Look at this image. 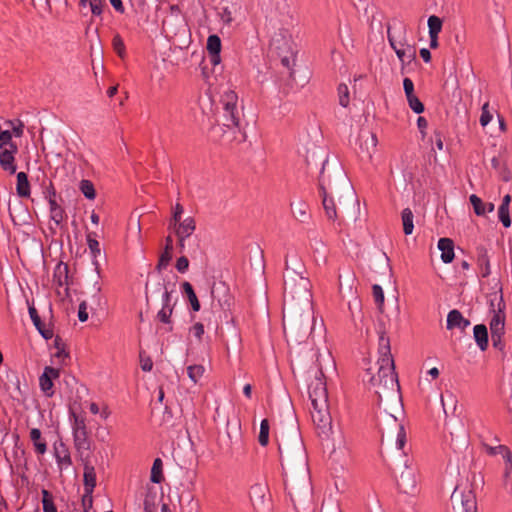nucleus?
I'll use <instances>...</instances> for the list:
<instances>
[{"instance_id":"1","label":"nucleus","mask_w":512,"mask_h":512,"mask_svg":"<svg viewBox=\"0 0 512 512\" xmlns=\"http://www.w3.org/2000/svg\"><path fill=\"white\" fill-rule=\"evenodd\" d=\"M283 328L285 336L296 342L304 341L313 329L311 284L303 276L304 267L295 260L285 261Z\"/></svg>"},{"instance_id":"2","label":"nucleus","mask_w":512,"mask_h":512,"mask_svg":"<svg viewBox=\"0 0 512 512\" xmlns=\"http://www.w3.org/2000/svg\"><path fill=\"white\" fill-rule=\"evenodd\" d=\"M319 192L328 220L335 221L339 219L335 204L336 196L341 206L346 207L351 204L354 207L356 205L353 189L346 175L341 170L335 171L332 179L330 174H326L325 165H323L319 177Z\"/></svg>"},{"instance_id":"3","label":"nucleus","mask_w":512,"mask_h":512,"mask_svg":"<svg viewBox=\"0 0 512 512\" xmlns=\"http://www.w3.org/2000/svg\"><path fill=\"white\" fill-rule=\"evenodd\" d=\"M317 371L314 373V379L309 384V398L312 406L328 403V393L326 388L324 367L333 366L334 362L329 353L319 354L316 359Z\"/></svg>"},{"instance_id":"4","label":"nucleus","mask_w":512,"mask_h":512,"mask_svg":"<svg viewBox=\"0 0 512 512\" xmlns=\"http://www.w3.org/2000/svg\"><path fill=\"white\" fill-rule=\"evenodd\" d=\"M378 373L370 379L371 384L376 388L375 393L378 394L379 399H382V394H391L398 396L399 383L395 373L394 364H390L388 360L384 364H378Z\"/></svg>"},{"instance_id":"5","label":"nucleus","mask_w":512,"mask_h":512,"mask_svg":"<svg viewBox=\"0 0 512 512\" xmlns=\"http://www.w3.org/2000/svg\"><path fill=\"white\" fill-rule=\"evenodd\" d=\"M490 306L492 308L493 316L490 320L489 326L491 331V339L493 346L502 349V336L505 331V302L502 294H494L490 299Z\"/></svg>"},{"instance_id":"6","label":"nucleus","mask_w":512,"mask_h":512,"mask_svg":"<svg viewBox=\"0 0 512 512\" xmlns=\"http://www.w3.org/2000/svg\"><path fill=\"white\" fill-rule=\"evenodd\" d=\"M222 104V124L227 128L240 129V122L242 118V106L238 104V96L233 90L225 91L220 100Z\"/></svg>"},{"instance_id":"7","label":"nucleus","mask_w":512,"mask_h":512,"mask_svg":"<svg viewBox=\"0 0 512 512\" xmlns=\"http://www.w3.org/2000/svg\"><path fill=\"white\" fill-rule=\"evenodd\" d=\"M454 512H477V501L472 484L466 482L456 486L451 495Z\"/></svg>"},{"instance_id":"8","label":"nucleus","mask_w":512,"mask_h":512,"mask_svg":"<svg viewBox=\"0 0 512 512\" xmlns=\"http://www.w3.org/2000/svg\"><path fill=\"white\" fill-rule=\"evenodd\" d=\"M311 417L320 436L328 438L332 429V418L329 411V404L312 406Z\"/></svg>"},{"instance_id":"9","label":"nucleus","mask_w":512,"mask_h":512,"mask_svg":"<svg viewBox=\"0 0 512 512\" xmlns=\"http://www.w3.org/2000/svg\"><path fill=\"white\" fill-rule=\"evenodd\" d=\"M174 304L172 303L171 291L165 289L162 293V308L158 311L156 318L163 324L168 325L165 330L171 331V316L173 313Z\"/></svg>"},{"instance_id":"10","label":"nucleus","mask_w":512,"mask_h":512,"mask_svg":"<svg viewBox=\"0 0 512 512\" xmlns=\"http://www.w3.org/2000/svg\"><path fill=\"white\" fill-rule=\"evenodd\" d=\"M398 488L407 494H412L416 490L417 480L414 469L410 467L408 461L404 463V470L398 479Z\"/></svg>"},{"instance_id":"11","label":"nucleus","mask_w":512,"mask_h":512,"mask_svg":"<svg viewBox=\"0 0 512 512\" xmlns=\"http://www.w3.org/2000/svg\"><path fill=\"white\" fill-rule=\"evenodd\" d=\"M18 152L17 145H11L10 148L3 149L0 152V166L3 170L14 174L16 172L15 154Z\"/></svg>"},{"instance_id":"12","label":"nucleus","mask_w":512,"mask_h":512,"mask_svg":"<svg viewBox=\"0 0 512 512\" xmlns=\"http://www.w3.org/2000/svg\"><path fill=\"white\" fill-rule=\"evenodd\" d=\"M83 480H84V490H85V496L89 497V503H92L91 494L93 493V490L96 486V472L93 465H91L88 462L84 463V474H83ZM85 502V499H83Z\"/></svg>"},{"instance_id":"13","label":"nucleus","mask_w":512,"mask_h":512,"mask_svg":"<svg viewBox=\"0 0 512 512\" xmlns=\"http://www.w3.org/2000/svg\"><path fill=\"white\" fill-rule=\"evenodd\" d=\"M359 145L361 151L371 158L377 146L376 135L370 131H362L359 134Z\"/></svg>"},{"instance_id":"14","label":"nucleus","mask_w":512,"mask_h":512,"mask_svg":"<svg viewBox=\"0 0 512 512\" xmlns=\"http://www.w3.org/2000/svg\"><path fill=\"white\" fill-rule=\"evenodd\" d=\"M59 377V370L53 367H46L43 374L39 378L41 390L48 396L53 394L52 380Z\"/></svg>"},{"instance_id":"15","label":"nucleus","mask_w":512,"mask_h":512,"mask_svg":"<svg viewBox=\"0 0 512 512\" xmlns=\"http://www.w3.org/2000/svg\"><path fill=\"white\" fill-rule=\"evenodd\" d=\"M178 238H187L192 235L196 228L195 221L192 217H187L183 221L172 226Z\"/></svg>"},{"instance_id":"16","label":"nucleus","mask_w":512,"mask_h":512,"mask_svg":"<svg viewBox=\"0 0 512 512\" xmlns=\"http://www.w3.org/2000/svg\"><path fill=\"white\" fill-rule=\"evenodd\" d=\"M470 325V321L465 319L458 310H451L447 315V329L459 328L465 330Z\"/></svg>"},{"instance_id":"17","label":"nucleus","mask_w":512,"mask_h":512,"mask_svg":"<svg viewBox=\"0 0 512 512\" xmlns=\"http://www.w3.org/2000/svg\"><path fill=\"white\" fill-rule=\"evenodd\" d=\"M438 249L441 251V260L444 263H450L454 259V243L449 238H440Z\"/></svg>"},{"instance_id":"18","label":"nucleus","mask_w":512,"mask_h":512,"mask_svg":"<svg viewBox=\"0 0 512 512\" xmlns=\"http://www.w3.org/2000/svg\"><path fill=\"white\" fill-rule=\"evenodd\" d=\"M28 311H29V315H30L31 320H32L34 326L39 331V333L45 339L52 338L53 337V331L51 329H49V328H46L45 325L42 323L36 308L34 306H29Z\"/></svg>"},{"instance_id":"19","label":"nucleus","mask_w":512,"mask_h":512,"mask_svg":"<svg viewBox=\"0 0 512 512\" xmlns=\"http://www.w3.org/2000/svg\"><path fill=\"white\" fill-rule=\"evenodd\" d=\"M386 360H388L390 364H394L390 351V340L388 337L381 335L379 338V359L377 364H384Z\"/></svg>"},{"instance_id":"20","label":"nucleus","mask_w":512,"mask_h":512,"mask_svg":"<svg viewBox=\"0 0 512 512\" xmlns=\"http://www.w3.org/2000/svg\"><path fill=\"white\" fill-rule=\"evenodd\" d=\"M474 339L480 350L485 351L488 347V331L484 324L475 325L473 328Z\"/></svg>"},{"instance_id":"21","label":"nucleus","mask_w":512,"mask_h":512,"mask_svg":"<svg viewBox=\"0 0 512 512\" xmlns=\"http://www.w3.org/2000/svg\"><path fill=\"white\" fill-rule=\"evenodd\" d=\"M388 39H389L391 47L393 48V50L395 51L397 57L399 58V60L401 62L410 63L415 58V50L412 47H410V46H407L406 48L397 47L389 34H388Z\"/></svg>"},{"instance_id":"22","label":"nucleus","mask_w":512,"mask_h":512,"mask_svg":"<svg viewBox=\"0 0 512 512\" xmlns=\"http://www.w3.org/2000/svg\"><path fill=\"white\" fill-rule=\"evenodd\" d=\"M16 191L19 197L26 198L30 196V183L25 172L17 173Z\"/></svg>"},{"instance_id":"23","label":"nucleus","mask_w":512,"mask_h":512,"mask_svg":"<svg viewBox=\"0 0 512 512\" xmlns=\"http://www.w3.org/2000/svg\"><path fill=\"white\" fill-rule=\"evenodd\" d=\"M511 202V196L509 194L505 195L502 199V203L498 209L499 220L505 227H509L511 225V219L509 216V205Z\"/></svg>"},{"instance_id":"24","label":"nucleus","mask_w":512,"mask_h":512,"mask_svg":"<svg viewBox=\"0 0 512 512\" xmlns=\"http://www.w3.org/2000/svg\"><path fill=\"white\" fill-rule=\"evenodd\" d=\"M30 439L33 442L35 451L38 454H45L47 451L46 442L41 437V431L37 428H33L30 431Z\"/></svg>"},{"instance_id":"25","label":"nucleus","mask_w":512,"mask_h":512,"mask_svg":"<svg viewBox=\"0 0 512 512\" xmlns=\"http://www.w3.org/2000/svg\"><path fill=\"white\" fill-rule=\"evenodd\" d=\"M499 453L503 457L505 461V471H504V477H505V486L507 487V480L512 474V453L509 450L508 447H500Z\"/></svg>"},{"instance_id":"26","label":"nucleus","mask_w":512,"mask_h":512,"mask_svg":"<svg viewBox=\"0 0 512 512\" xmlns=\"http://www.w3.org/2000/svg\"><path fill=\"white\" fill-rule=\"evenodd\" d=\"M74 444L77 450L87 451L90 449V442L87 431L73 432Z\"/></svg>"},{"instance_id":"27","label":"nucleus","mask_w":512,"mask_h":512,"mask_svg":"<svg viewBox=\"0 0 512 512\" xmlns=\"http://www.w3.org/2000/svg\"><path fill=\"white\" fill-rule=\"evenodd\" d=\"M401 218H402V225H403V231L406 235H410L413 233V229H414V224H413V213L411 211V209L409 208H405L403 211H402V214H401Z\"/></svg>"},{"instance_id":"28","label":"nucleus","mask_w":512,"mask_h":512,"mask_svg":"<svg viewBox=\"0 0 512 512\" xmlns=\"http://www.w3.org/2000/svg\"><path fill=\"white\" fill-rule=\"evenodd\" d=\"M182 289H183V293L186 294V296L192 306V309L194 311H199L200 303H199L198 298L193 290L192 285L189 282H183Z\"/></svg>"},{"instance_id":"29","label":"nucleus","mask_w":512,"mask_h":512,"mask_svg":"<svg viewBox=\"0 0 512 512\" xmlns=\"http://www.w3.org/2000/svg\"><path fill=\"white\" fill-rule=\"evenodd\" d=\"M163 462L160 458H156L151 468L150 479L153 483H161L163 480Z\"/></svg>"},{"instance_id":"30","label":"nucleus","mask_w":512,"mask_h":512,"mask_svg":"<svg viewBox=\"0 0 512 512\" xmlns=\"http://www.w3.org/2000/svg\"><path fill=\"white\" fill-rule=\"evenodd\" d=\"M291 206L292 213L297 220L304 222L308 218V206L305 202L300 201L296 204H291Z\"/></svg>"},{"instance_id":"31","label":"nucleus","mask_w":512,"mask_h":512,"mask_svg":"<svg viewBox=\"0 0 512 512\" xmlns=\"http://www.w3.org/2000/svg\"><path fill=\"white\" fill-rule=\"evenodd\" d=\"M41 493H42L43 511L44 512H57V509L53 502L52 494L46 489H43Z\"/></svg>"},{"instance_id":"32","label":"nucleus","mask_w":512,"mask_h":512,"mask_svg":"<svg viewBox=\"0 0 512 512\" xmlns=\"http://www.w3.org/2000/svg\"><path fill=\"white\" fill-rule=\"evenodd\" d=\"M478 263L482 270V276L487 277L490 274V265L489 259L487 256V252L485 249L481 248L478 253Z\"/></svg>"},{"instance_id":"33","label":"nucleus","mask_w":512,"mask_h":512,"mask_svg":"<svg viewBox=\"0 0 512 512\" xmlns=\"http://www.w3.org/2000/svg\"><path fill=\"white\" fill-rule=\"evenodd\" d=\"M429 36H438L442 29V20L435 15L428 18Z\"/></svg>"},{"instance_id":"34","label":"nucleus","mask_w":512,"mask_h":512,"mask_svg":"<svg viewBox=\"0 0 512 512\" xmlns=\"http://www.w3.org/2000/svg\"><path fill=\"white\" fill-rule=\"evenodd\" d=\"M269 421L267 419H263L260 424V432L258 436V441L261 446H266L269 443Z\"/></svg>"},{"instance_id":"35","label":"nucleus","mask_w":512,"mask_h":512,"mask_svg":"<svg viewBox=\"0 0 512 512\" xmlns=\"http://www.w3.org/2000/svg\"><path fill=\"white\" fill-rule=\"evenodd\" d=\"M205 372V368L202 365H190L187 367V373L189 378L197 383Z\"/></svg>"},{"instance_id":"36","label":"nucleus","mask_w":512,"mask_h":512,"mask_svg":"<svg viewBox=\"0 0 512 512\" xmlns=\"http://www.w3.org/2000/svg\"><path fill=\"white\" fill-rule=\"evenodd\" d=\"M207 51L213 54H220L221 40L217 35H210L207 39Z\"/></svg>"},{"instance_id":"37","label":"nucleus","mask_w":512,"mask_h":512,"mask_svg":"<svg viewBox=\"0 0 512 512\" xmlns=\"http://www.w3.org/2000/svg\"><path fill=\"white\" fill-rule=\"evenodd\" d=\"M469 200H470V203L473 206L474 212L478 216H483V215L486 214L485 203H483L482 200L477 195L472 194L469 197Z\"/></svg>"},{"instance_id":"38","label":"nucleus","mask_w":512,"mask_h":512,"mask_svg":"<svg viewBox=\"0 0 512 512\" xmlns=\"http://www.w3.org/2000/svg\"><path fill=\"white\" fill-rule=\"evenodd\" d=\"M372 293L375 303L378 306L380 312L383 311L384 306V292L380 285L374 284L372 287Z\"/></svg>"},{"instance_id":"39","label":"nucleus","mask_w":512,"mask_h":512,"mask_svg":"<svg viewBox=\"0 0 512 512\" xmlns=\"http://www.w3.org/2000/svg\"><path fill=\"white\" fill-rule=\"evenodd\" d=\"M79 188H80L81 192L83 193V195L86 198H88L90 200L95 198L96 193H95V189H94V186H93L91 181H89V180H82L80 182Z\"/></svg>"},{"instance_id":"40","label":"nucleus","mask_w":512,"mask_h":512,"mask_svg":"<svg viewBox=\"0 0 512 512\" xmlns=\"http://www.w3.org/2000/svg\"><path fill=\"white\" fill-rule=\"evenodd\" d=\"M5 125H7L10 128L9 130L11 131L12 135H14L16 137H21L23 135L24 124L22 121L7 120L5 122Z\"/></svg>"},{"instance_id":"41","label":"nucleus","mask_w":512,"mask_h":512,"mask_svg":"<svg viewBox=\"0 0 512 512\" xmlns=\"http://www.w3.org/2000/svg\"><path fill=\"white\" fill-rule=\"evenodd\" d=\"M172 259V251L165 250L161 253L158 263L156 265V270L161 272L168 267L170 261Z\"/></svg>"},{"instance_id":"42","label":"nucleus","mask_w":512,"mask_h":512,"mask_svg":"<svg viewBox=\"0 0 512 512\" xmlns=\"http://www.w3.org/2000/svg\"><path fill=\"white\" fill-rule=\"evenodd\" d=\"M339 104L342 107H347L349 104V90L346 84L338 86Z\"/></svg>"},{"instance_id":"43","label":"nucleus","mask_w":512,"mask_h":512,"mask_svg":"<svg viewBox=\"0 0 512 512\" xmlns=\"http://www.w3.org/2000/svg\"><path fill=\"white\" fill-rule=\"evenodd\" d=\"M407 101L409 104V107L417 114H420L424 111V105L419 100V98L416 95H413L411 97H407Z\"/></svg>"},{"instance_id":"44","label":"nucleus","mask_w":512,"mask_h":512,"mask_svg":"<svg viewBox=\"0 0 512 512\" xmlns=\"http://www.w3.org/2000/svg\"><path fill=\"white\" fill-rule=\"evenodd\" d=\"M54 346L57 349L56 353L54 354L55 358L63 360L64 358L68 357V353L65 350L64 343L59 337H56V339L54 340Z\"/></svg>"},{"instance_id":"45","label":"nucleus","mask_w":512,"mask_h":512,"mask_svg":"<svg viewBox=\"0 0 512 512\" xmlns=\"http://www.w3.org/2000/svg\"><path fill=\"white\" fill-rule=\"evenodd\" d=\"M89 5L91 8V12L95 16H99L103 12V7L105 6V0H90Z\"/></svg>"},{"instance_id":"46","label":"nucleus","mask_w":512,"mask_h":512,"mask_svg":"<svg viewBox=\"0 0 512 512\" xmlns=\"http://www.w3.org/2000/svg\"><path fill=\"white\" fill-rule=\"evenodd\" d=\"M50 218L57 226H59L66 218L65 211L62 208L54 209L50 212Z\"/></svg>"},{"instance_id":"47","label":"nucleus","mask_w":512,"mask_h":512,"mask_svg":"<svg viewBox=\"0 0 512 512\" xmlns=\"http://www.w3.org/2000/svg\"><path fill=\"white\" fill-rule=\"evenodd\" d=\"M183 211V206L180 203H177L174 207L172 219L170 221V227L176 226L177 223L181 222Z\"/></svg>"},{"instance_id":"48","label":"nucleus","mask_w":512,"mask_h":512,"mask_svg":"<svg viewBox=\"0 0 512 512\" xmlns=\"http://www.w3.org/2000/svg\"><path fill=\"white\" fill-rule=\"evenodd\" d=\"M112 44H113V48L117 52V54L120 57H123L124 52H125V46H124V42H123L122 38L120 37V35L117 34L113 37Z\"/></svg>"},{"instance_id":"49","label":"nucleus","mask_w":512,"mask_h":512,"mask_svg":"<svg viewBox=\"0 0 512 512\" xmlns=\"http://www.w3.org/2000/svg\"><path fill=\"white\" fill-rule=\"evenodd\" d=\"M488 106H489V104L485 103L482 107V112H481V116H480V124L483 127L487 126L490 123V121L492 120V114L490 113Z\"/></svg>"},{"instance_id":"50","label":"nucleus","mask_w":512,"mask_h":512,"mask_svg":"<svg viewBox=\"0 0 512 512\" xmlns=\"http://www.w3.org/2000/svg\"><path fill=\"white\" fill-rule=\"evenodd\" d=\"M73 417V432L87 431L85 419L83 417L76 416L75 414H73Z\"/></svg>"},{"instance_id":"51","label":"nucleus","mask_w":512,"mask_h":512,"mask_svg":"<svg viewBox=\"0 0 512 512\" xmlns=\"http://www.w3.org/2000/svg\"><path fill=\"white\" fill-rule=\"evenodd\" d=\"M406 444V432L402 425L398 428L397 438H396V446L398 449L402 450Z\"/></svg>"},{"instance_id":"52","label":"nucleus","mask_w":512,"mask_h":512,"mask_svg":"<svg viewBox=\"0 0 512 512\" xmlns=\"http://www.w3.org/2000/svg\"><path fill=\"white\" fill-rule=\"evenodd\" d=\"M220 19L225 24H230L233 21L232 12L229 7L221 8L219 12Z\"/></svg>"},{"instance_id":"53","label":"nucleus","mask_w":512,"mask_h":512,"mask_svg":"<svg viewBox=\"0 0 512 512\" xmlns=\"http://www.w3.org/2000/svg\"><path fill=\"white\" fill-rule=\"evenodd\" d=\"M188 267H189V261H188L187 257L181 256L180 258L177 259L176 269L178 270V272L185 273L188 270Z\"/></svg>"},{"instance_id":"54","label":"nucleus","mask_w":512,"mask_h":512,"mask_svg":"<svg viewBox=\"0 0 512 512\" xmlns=\"http://www.w3.org/2000/svg\"><path fill=\"white\" fill-rule=\"evenodd\" d=\"M403 88H404L406 98L415 95L414 94V84L410 78H405L403 80Z\"/></svg>"},{"instance_id":"55","label":"nucleus","mask_w":512,"mask_h":512,"mask_svg":"<svg viewBox=\"0 0 512 512\" xmlns=\"http://www.w3.org/2000/svg\"><path fill=\"white\" fill-rule=\"evenodd\" d=\"M87 242H88V246H89L91 252L94 255L100 253L99 242L96 239L92 238L91 234H88Z\"/></svg>"},{"instance_id":"56","label":"nucleus","mask_w":512,"mask_h":512,"mask_svg":"<svg viewBox=\"0 0 512 512\" xmlns=\"http://www.w3.org/2000/svg\"><path fill=\"white\" fill-rule=\"evenodd\" d=\"M87 303L86 301H82L79 305L78 318L81 322H85L88 319L87 313Z\"/></svg>"},{"instance_id":"57","label":"nucleus","mask_w":512,"mask_h":512,"mask_svg":"<svg viewBox=\"0 0 512 512\" xmlns=\"http://www.w3.org/2000/svg\"><path fill=\"white\" fill-rule=\"evenodd\" d=\"M140 364L143 371H151L153 367V362L149 357L144 358L142 354H140Z\"/></svg>"},{"instance_id":"58","label":"nucleus","mask_w":512,"mask_h":512,"mask_svg":"<svg viewBox=\"0 0 512 512\" xmlns=\"http://www.w3.org/2000/svg\"><path fill=\"white\" fill-rule=\"evenodd\" d=\"M226 291V287L223 283H220L219 285H214L211 290V295L213 299H217L218 302L222 305L221 299L218 297V293L220 291Z\"/></svg>"},{"instance_id":"59","label":"nucleus","mask_w":512,"mask_h":512,"mask_svg":"<svg viewBox=\"0 0 512 512\" xmlns=\"http://www.w3.org/2000/svg\"><path fill=\"white\" fill-rule=\"evenodd\" d=\"M191 331L197 339H201L202 335L204 334V326L201 323H196L192 327Z\"/></svg>"},{"instance_id":"60","label":"nucleus","mask_w":512,"mask_h":512,"mask_svg":"<svg viewBox=\"0 0 512 512\" xmlns=\"http://www.w3.org/2000/svg\"><path fill=\"white\" fill-rule=\"evenodd\" d=\"M165 289H168L162 282H157L151 290V295H161Z\"/></svg>"},{"instance_id":"61","label":"nucleus","mask_w":512,"mask_h":512,"mask_svg":"<svg viewBox=\"0 0 512 512\" xmlns=\"http://www.w3.org/2000/svg\"><path fill=\"white\" fill-rule=\"evenodd\" d=\"M417 126H418L420 132L422 133V135L424 136L425 135V129L428 126L427 120L424 117H422V116L418 117V119H417Z\"/></svg>"},{"instance_id":"62","label":"nucleus","mask_w":512,"mask_h":512,"mask_svg":"<svg viewBox=\"0 0 512 512\" xmlns=\"http://www.w3.org/2000/svg\"><path fill=\"white\" fill-rule=\"evenodd\" d=\"M209 60L213 66H217L221 61L220 54L209 53Z\"/></svg>"},{"instance_id":"63","label":"nucleus","mask_w":512,"mask_h":512,"mask_svg":"<svg viewBox=\"0 0 512 512\" xmlns=\"http://www.w3.org/2000/svg\"><path fill=\"white\" fill-rule=\"evenodd\" d=\"M57 461L59 464H66V465L71 464V458H70L69 454H67V453L63 457H61L60 455H57Z\"/></svg>"},{"instance_id":"64","label":"nucleus","mask_w":512,"mask_h":512,"mask_svg":"<svg viewBox=\"0 0 512 512\" xmlns=\"http://www.w3.org/2000/svg\"><path fill=\"white\" fill-rule=\"evenodd\" d=\"M420 56L425 62H429L431 60V53L427 48H422L420 50Z\"/></svg>"}]
</instances>
